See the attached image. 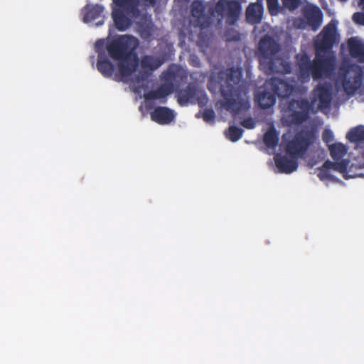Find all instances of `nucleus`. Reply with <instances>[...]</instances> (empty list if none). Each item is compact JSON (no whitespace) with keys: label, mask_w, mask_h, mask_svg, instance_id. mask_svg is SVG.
<instances>
[{"label":"nucleus","mask_w":364,"mask_h":364,"mask_svg":"<svg viewBox=\"0 0 364 364\" xmlns=\"http://www.w3.org/2000/svg\"><path fill=\"white\" fill-rule=\"evenodd\" d=\"M137 46V38L129 35L119 36L106 46L109 57L118 61L119 72L122 78L129 77L138 68L139 60L134 52Z\"/></svg>","instance_id":"nucleus-1"},{"label":"nucleus","mask_w":364,"mask_h":364,"mask_svg":"<svg viewBox=\"0 0 364 364\" xmlns=\"http://www.w3.org/2000/svg\"><path fill=\"white\" fill-rule=\"evenodd\" d=\"M221 80L220 91L223 98V107L234 114H238L247 102L244 86L241 84V69L232 67L220 73Z\"/></svg>","instance_id":"nucleus-2"},{"label":"nucleus","mask_w":364,"mask_h":364,"mask_svg":"<svg viewBox=\"0 0 364 364\" xmlns=\"http://www.w3.org/2000/svg\"><path fill=\"white\" fill-rule=\"evenodd\" d=\"M321 53L316 50L313 60L306 52L296 55V65L299 77L301 80L308 81L312 77L314 80H318L329 77L334 72L336 65L335 55H325Z\"/></svg>","instance_id":"nucleus-3"},{"label":"nucleus","mask_w":364,"mask_h":364,"mask_svg":"<svg viewBox=\"0 0 364 364\" xmlns=\"http://www.w3.org/2000/svg\"><path fill=\"white\" fill-rule=\"evenodd\" d=\"M332 100L331 87L326 83L319 84L312 92L311 102L306 99L292 100L289 102V119L293 124H301L306 122L314 105L318 101L320 109L328 108Z\"/></svg>","instance_id":"nucleus-4"},{"label":"nucleus","mask_w":364,"mask_h":364,"mask_svg":"<svg viewBox=\"0 0 364 364\" xmlns=\"http://www.w3.org/2000/svg\"><path fill=\"white\" fill-rule=\"evenodd\" d=\"M260 64L264 65L270 73L288 74L291 72L289 62L282 58L274 57L279 51V43L271 36L266 35L259 42Z\"/></svg>","instance_id":"nucleus-5"},{"label":"nucleus","mask_w":364,"mask_h":364,"mask_svg":"<svg viewBox=\"0 0 364 364\" xmlns=\"http://www.w3.org/2000/svg\"><path fill=\"white\" fill-rule=\"evenodd\" d=\"M140 0H112V18L115 28L124 31L132 26V19L124 11L134 16L139 14Z\"/></svg>","instance_id":"nucleus-6"},{"label":"nucleus","mask_w":364,"mask_h":364,"mask_svg":"<svg viewBox=\"0 0 364 364\" xmlns=\"http://www.w3.org/2000/svg\"><path fill=\"white\" fill-rule=\"evenodd\" d=\"M314 135L309 131H300L294 137L284 143V151L290 159L303 157L313 143Z\"/></svg>","instance_id":"nucleus-7"},{"label":"nucleus","mask_w":364,"mask_h":364,"mask_svg":"<svg viewBox=\"0 0 364 364\" xmlns=\"http://www.w3.org/2000/svg\"><path fill=\"white\" fill-rule=\"evenodd\" d=\"M241 11L242 6L237 0H218L215 10L210 11V13L213 15L215 11L221 18H225L228 25L234 26L239 20Z\"/></svg>","instance_id":"nucleus-8"},{"label":"nucleus","mask_w":364,"mask_h":364,"mask_svg":"<svg viewBox=\"0 0 364 364\" xmlns=\"http://www.w3.org/2000/svg\"><path fill=\"white\" fill-rule=\"evenodd\" d=\"M164 61L160 58L151 55H145L140 60V67L141 70L134 76L132 80L139 88L143 87L144 84L148 81L149 77L152 73L158 69Z\"/></svg>","instance_id":"nucleus-9"},{"label":"nucleus","mask_w":364,"mask_h":364,"mask_svg":"<svg viewBox=\"0 0 364 364\" xmlns=\"http://www.w3.org/2000/svg\"><path fill=\"white\" fill-rule=\"evenodd\" d=\"M337 41L336 25L331 21L323 27L315 41V50L326 53L330 51Z\"/></svg>","instance_id":"nucleus-10"},{"label":"nucleus","mask_w":364,"mask_h":364,"mask_svg":"<svg viewBox=\"0 0 364 364\" xmlns=\"http://www.w3.org/2000/svg\"><path fill=\"white\" fill-rule=\"evenodd\" d=\"M343 70L344 68H341ZM344 74L346 75L343 86L345 91L348 94H353L363 83V71L358 65H348L345 68Z\"/></svg>","instance_id":"nucleus-11"},{"label":"nucleus","mask_w":364,"mask_h":364,"mask_svg":"<svg viewBox=\"0 0 364 364\" xmlns=\"http://www.w3.org/2000/svg\"><path fill=\"white\" fill-rule=\"evenodd\" d=\"M265 87L279 98L289 97L294 90L293 81L289 82L287 79L277 77H272L267 80L265 83Z\"/></svg>","instance_id":"nucleus-12"},{"label":"nucleus","mask_w":364,"mask_h":364,"mask_svg":"<svg viewBox=\"0 0 364 364\" xmlns=\"http://www.w3.org/2000/svg\"><path fill=\"white\" fill-rule=\"evenodd\" d=\"M203 95H205V93L199 89L198 85L191 82L184 89L178 90L176 97L181 106H186L188 103H196L198 98Z\"/></svg>","instance_id":"nucleus-13"},{"label":"nucleus","mask_w":364,"mask_h":364,"mask_svg":"<svg viewBox=\"0 0 364 364\" xmlns=\"http://www.w3.org/2000/svg\"><path fill=\"white\" fill-rule=\"evenodd\" d=\"M302 14L312 31H316L320 28L323 21V13L318 6L314 4L306 6L302 9Z\"/></svg>","instance_id":"nucleus-14"},{"label":"nucleus","mask_w":364,"mask_h":364,"mask_svg":"<svg viewBox=\"0 0 364 364\" xmlns=\"http://www.w3.org/2000/svg\"><path fill=\"white\" fill-rule=\"evenodd\" d=\"M205 6L203 2L195 0L191 5V16L196 19V24L200 28H205L210 24V18L205 14Z\"/></svg>","instance_id":"nucleus-15"},{"label":"nucleus","mask_w":364,"mask_h":364,"mask_svg":"<svg viewBox=\"0 0 364 364\" xmlns=\"http://www.w3.org/2000/svg\"><path fill=\"white\" fill-rule=\"evenodd\" d=\"M174 117L173 111L166 107H157L151 113V119L159 124H168Z\"/></svg>","instance_id":"nucleus-16"},{"label":"nucleus","mask_w":364,"mask_h":364,"mask_svg":"<svg viewBox=\"0 0 364 364\" xmlns=\"http://www.w3.org/2000/svg\"><path fill=\"white\" fill-rule=\"evenodd\" d=\"M263 15L262 0L250 3L246 9V18L252 24L259 23Z\"/></svg>","instance_id":"nucleus-17"},{"label":"nucleus","mask_w":364,"mask_h":364,"mask_svg":"<svg viewBox=\"0 0 364 364\" xmlns=\"http://www.w3.org/2000/svg\"><path fill=\"white\" fill-rule=\"evenodd\" d=\"M350 55L360 63H364V43L355 37H351L347 42Z\"/></svg>","instance_id":"nucleus-18"},{"label":"nucleus","mask_w":364,"mask_h":364,"mask_svg":"<svg viewBox=\"0 0 364 364\" xmlns=\"http://www.w3.org/2000/svg\"><path fill=\"white\" fill-rule=\"evenodd\" d=\"M173 92L171 84H162L159 87L145 94L144 97L148 100H161L165 98Z\"/></svg>","instance_id":"nucleus-19"},{"label":"nucleus","mask_w":364,"mask_h":364,"mask_svg":"<svg viewBox=\"0 0 364 364\" xmlns=\"http://www.w3.org/2000/svg\"><path fill=\"white\" fill-rule=\"evenodd\" d=\"M98 71L105 77H110L114 71V66L104 55L100 53L97 61Z\"/></svg>","instance_id":"nucleus-20"},{"label":"nucleus","mask_w":364,"mask_h":364,"mask_svg":"<svg viewBox=\"0 0 364 364\" xmlns=\"http://www.w3.org/2000/svg\"><path fill=\"white\" fill-rule=\"evenodd\" d=\"M83 11V21L85 23H90L100 17L104 11V7L100 4L86 5Z\"/></svg>","instance_id":"nucleus-21"},{"label":"nucleus","mask_w":364,"mask_h":364,"mask_svg":"<svg viewBox=\"0 0 364 364\" xmlns=\"http://www.w3.org/2000/svg\"><path fill=\"white\" fill-rule=\"evenodd\" d=\"M257 100L260 107L268 109L272 107L276 102V96L272 92L267 90L259 92L256 95Z\"/></svg>","instance_id":"nucleus-22"},{"label":"nucleus","mask_w":364,"mask_h":364,"mask_svg":"<svg viewBox=\"0 0 364 364\" xmlns=\"http://www.w3.org/2000/svg\"><path fill=\"white\" fill-rule=\"evenodd\" d=\"M328 151L333 159H343L347 154L348 147L341 142H336L328 145Z\"/></svg>","instance_id":"nucleus-23"},{"label":"nucleus","mask_w":364,"mask_h":364,"mask_svg":"<svg viewBox=\"0 0 364 364\" xmlns=\"http://www.w3.org/2000/svg\"><path fill=\"white\" fill-rule=\"evenodd\" d=\"M346 139L353 143L364 141V126L359 125L350 129L346 134Z\"/></svg>","instance_id":"nucleus-24"},{"label":"nucleus","mask_w":364,"mask_h":364,"mask_svg":"<svg viewBox=\"0 0 364 364\" xmlns=\"http://www.w3.org/2000/svg\"><path fill=\"white\" fill-rule=\"evenodd\" d=\"M263 141L268 148L274 149L279 141L278 134L274 128H270L264 135Z\"/></svg>","instance_id":"nucleus-25"},{"label":"nucleus","mask_w":364,"mask_h":364,"mask_svg":"<svg viewBox=\"0 0 364 364\" xmlns=\"http://www.w3.org/2000/svg\"><path fill=\"white\" fill-rule=\"evenodd\" d=\"M243 130L235 126L229 127L226 133V137L232 142L238 141L242 136Z\"/></svg>","instance_id":"nucleus-26"},{"label":"nucleus","mask_w":364,"mask_h":364,"mask_svg":"<svg viewBox=\"0 0 364 364\" xmlns=\"http://www.w3.org/2000/svg\"><path fill=\"white\" fill-rule=\"evenodd\" d=\"M178 73L176 71L171 69H168L162 74V80H164L163 84H171L173 87V90L174 91V82L176 81Z\"/></svg>","instance_id":"nucleus-27"},{"label":"nucleus","mask_w":364,"mask_h":364,"mask_svg":"<svg viewBox=\"0 0 364 364\" xmlns=\"http://www.w3.org/2000/svg\"><path fill=\"white\" fill-rule=\"evenodd\" d=\"M283 6L288 10L293 11L299 7L301 0H282Z\"/></svg>","instance_id":"nucleus-28"},{"label":"nucleus","mask_w":364,"mask_h":364,"mask_svg":"<svg viewBox=\"0 0 364 364\" xmlns=\"http://www.w3.org/2000/svg\"><path fill=\"white\" fill-rule=\"evenodd\" d=\"M269 12L271 15H276L279 11L278 0H266Z\"/></svg>","instance_id":"nucleus-29"},{"label":"nucleus","mask_w":364,"mask_h":364,"mask_svg":"<svg viewBox=\"0 0 364 364\" xmlns=\"http://www.w3.org/2000/svg\"><path fill=\"white\" fill-rule=\"evenodd\" d=\"M293 26L297 29L304 30L309 28V23H307V21L304 16L294 18L293 21Z\"/></svg>","instance_id":"nucleus-30"},{"label":"nucleus","mask_w":364,"mask_h":364,"mask_svg":"<svg viewBox=\"0 0 364 364\" xmlns=\"http://www.w3.org/2000/svg\"><path fill=\"white\" fill-rule=\"evenodd\" d=\"M215 114L213 109H205L203 114V119L206 122H213Z\"/></svg>","instance_id":"nucleus-31"},{"label":"nucleus","mask_w":364,"mask_h":364,"mask_svg":"<svg viewBox=\"0 0 364 364\" xmlns=\"http://www.w3.org/2000/svg\"><path fill=\"white\" fill-rule=\"evenodd\" d=\"M241 125L246 129H252L255 127L256 123L252 117H247L241 122Z\"/></svg>","instance_id":"nucleus-32"},{"label":"nucleus","mask_w":364,"mask_h":364,"mask_svg":"<svg viewBox=\"0 0 364 364\" xmlns=\"http://www.w3.org/2000/svg\"><path fill=\"white\" fill-rule=\"evenodd\" d=\"M352 19L355 23L364 26V13H354L352 16Z\"/></svg>","instance_id":"nucleus-33"},{"label":"nucleus","mask_w":364,"mask_h":364,"mask_svg":"<svg viewBox=\"0 0 364 364\" xmlns=\"http://www.w3.org/2000/svg\"><path fill=\"white\" fill-rule=\"evenodd\" d=\"M322 139L323 141L328 143L333 140V134L329 129H325L322 134Z\"/></svg>","instance_id":"nucleus-34"},{"label":"nucleus","mask_w":364,"mask_h":364,"mask_svg":"<svg viewBox=\"0 0 364 364\" xmlns=\"http://www.w3.org/2000/svg\"><path fill=\"white\" fill-rule=\"evenodd\" d=\"M141 1L146 6H154L156 4V0H141Z\"/></svg>","instance_id":"nucleus-35"},{"label":"nucleus","mask_w":364,"mask_h":364,"mask_svg":"<svg viewBox=\"0 0 364 364\" xmlns=\"http://www.w3.org/2000/svg\"><path fill=\"white\" fill-rule=\"evenodd\" d=\"M274 160H276V159H287L286 157H279L278 155L275 156L273 159Z\"/></svg>","instance_id":"nucleus-36"},{"label":"nucleus","mask_w":364,"mask_h":364,"mask_svg":"<svg viewBox=\"0 0 364 364\" xmlns=\"http://www.w3.org/2000/svg\"><path fill=\"white\" fill-rule=\"evenodd\" d=\"M103 23H104V21H103V20H102V21H98V22L96 23V25H97V26H99L102 25V24H103Z\"/></svg>","instance_id":"nucleus-37"},{"label":"nucleus","mask_w":364,"mask_h":364,"mask_svg":"<svg viewBox=\"0 0 364 364\" xmlns=\"http://www.w3.org/2000/svg\"><path fill=\"white\" fill-rule=\"evenodd\" d=\"M359 4L364 5V0H360Z\"/></svg>","instance_id":"nucleus-38"}]
</instances>
